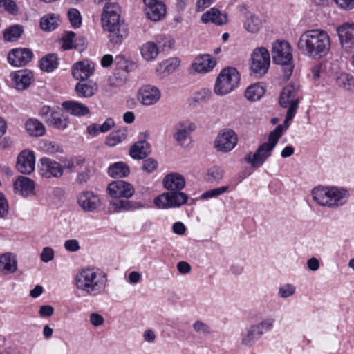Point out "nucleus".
<instances>
[{
  "label": "nucleus",
  "mask_w": 354,
  "mask_h": 354,
  "mask_svg": "<svg viewBox=\"0 0 354 354\" xmlns=\"http://www.w3.org/2000/svg\"><path fill=\"white\" fill-rule=\"evenodd\" d=\"M58 66L56 54H48L40 61V68L45 72H52Z\"/></svg>",
  "instance_id": "4c0bfd02"
},
{
  "label": "nucleus",
  "mask_w": 354,
  "mask_h": 354,
  "mask_svg": "<svg viewBox=\"0 0 354 354\" xmlns=\"http://www.w3.org/2000/svg\"><path fill=\"white\" fill-rule=\"evenodd\" d=\"M114 126V121L111 118H107L105 122L100 125V131L101 133H106Z\"/></svg>",
  "instance_id": "69168bd1"
},
{
  "label": "nucleus",
  "mask_w": 354,
  "mask_h": 354,
  "mask_svg": "<svg viewBox=\"0 0 354 354\" xmlns=\"http://www.w3.org/2000/svg\"><path fill=\"white\" fill-rule=\"evenodd\" d=\"M163 185L169 192L181 191L185 186V178H164Z\"/></svg>",
  "instance_id": "58836bf2"
},
{
  "label": "nucleus",
  "mask_w": 354,
  "mask_h": 354,
  "mask_svg": "<svg viewBox=\"0 0 354 354\" xmlns=\"http://www.w3.org/2000/svg\"><path fill=\"white\" fill-rule=\"evenodd\" d=\"M180 60L177 57L169 58L161 64L163 71L167 74L174 72L180 66Z\"/></svg>",
  "instance_id": "c03bdc74"
},
{
  "label": "nucleus",
  "mask_w": 354,
  "mask_h": 354,
  "mask_svg": "<svg viewBox=\"0 0 354 354\" xmlns=\"http://www.w3.org/2000/svg\"><path fill=\"white\" fill-rule=\"evenodd\" d=\"M188 196L180 191L164 193L154 199V204L159 208L180 207L187 203Z\"/></svg>",
  "instance_id": "9b49d317"
},
{
  "label": "nucleus",
  "mask_w": 354,
  "mask_h": 354,
  "mask_svg": "<svg viewBox=\"0 0 354 354\" xmlns=\"http://www.w3.org/2000/svg\"><path fill=\"white\" fill-rule=\"evenodd\" d=\"M261 26V19L256 16L251 15L248 17L245 23L244 27L245 28L250 32L254 33L259 30Z\"/></svg>",
  "instance_id": "79ce46f5"
},
{
  "label": "nucleus",
  "mask_w": 354,
  "mask_h": 354,
  "mask_svg": "<svg viewBox=\"0 0 354 354\" xmlns=\"http://www.w3.org/2000/svg\"><path fill=\"white\" fill-rule=\"evenodd\" d=\"M193 328L198 334L207 336L211 333V328L207 324L197 320L193 324Z\"/></svg>",
  "instance_id": "de8ad7c7"
},
{
  "label": "nucleus",
  "mask_w": 354,
  "mask_h": 354,
  "mask_svg": "<svg viewBox=\"0 0 354 354\" xmlns=\"http://www.w3.org/2000/svg\"><path fill=\"white\" fill-rule=\"evenodd\" d=\"M307 266L309 270L317 271L319 268V262L315 257H312L307 261Z\"/></svg>",
  "instance_id": "338daca9"
},
{
  "label": "nucleus",
  "mask_w": 354,
  "mask_h": 354,
  "mask_svg": "<svg viewBox=\"0 0 354 354\" xmlns=\"http://www.w3.org/2000/svg\"><path fill=\"white\" fill-rule=\"evenodd\" d=\"M35 156L33 151L24 150L17 156L16 168L23 174H30L35 170Z\"/></svg>",
  "instance_id": "2eb2a0df"
},
{
  "label": "nucleus",
  "mask_w": 354,
  "mask_h": 354,
  "mask_svg": "<svg viewBox=\"0 0 354 354\" xmlns=\"http://www.w3.org/2000/svg\"><path fill=\"white\" fill-rule=\"evenodd\" d=\"M158 165V163L155 159L152 158H148L143 161L142 169L147 174H151L157 169Z\"/></svg>",
  "instance_id": "3c124183"
},
{
  "label": "nucleus",
  "mask_w": 354,
  "mask_h": 354,
  "mask_svg": "<svg viewBox=\"0 0 354 354\" xmlns=\"http://www.w3.org/2000/svg\"><path fill=\"white\" fill-rule=\"evenodd\" d=\"M46 123L59 130H64L69 124L68 116L59 111H52L49 119H46Z\"/></svg>",
  "instance_id": "c85d7f7f"
},
{
  "label": "nucleus",
  "mask_w": 354,
  "mask_h": 354,
  "mask_svg": "<svg viewBox=\"0 0 354 354\" xmlns=\"http://www.w3.org/2000/svg\"><path fill=\"white\" fill-rule=\"evenodd\" d=\"M54 251L50 247H45L41 254V259L42 261L47 263L53 259Z\"/></svg>",
  "instance_id": "4d7b16f0"
},
{
  "label": "nucleus",
  "mask_w": 354,
  "mask_h": 354,
  "mask_svg": "<svg viewBox=\"0 0 354 354\" xmlns=\"http://www.w3.org/2000/svg\"><path fill=\"white\" fill-rule=\"evenodd\" d=\"M43 147L48 153H61L62 147L55 141L46 140L43 142Z\"/></svg>",
  "instance_id": "8fccbe9b"
},
{
  "label": "nucleus",
  "mask_w": 354,
  "mask_h": 354,
  "mask_svg": "<svg viewBox=\"0 0 354 354\" xmlns=\"http://www.w3.org/2000/svg\"><path fill=\"white\" fill-rule=\"evenodd\" d=\"M33 57V53L29 48H16L12 50L8 55L9 63L15 66L26 65Z\"/></svg>",
  "instance_id": "a211bd4d"
},
{
  "label": "nucleus",
  "mask_w": 354,
  "mask_h": 354,
  "mask_svg": "<svg viewBox=\"0 0 354 354\" xmlns=\"http://www.w3.org/2000/svg\"><path fill=\"white\" fill-rule=\"evenodd\" d=\"M0 8H3L6 12L13 15L18 12L17 6L13 0H0Z\"/></svg>",
  "instance_id": "09e8293b"
},
{
  "label": "nucleus",
  "mask_w": 354,
  "mask_h": 354,
  "mask_svg": "<svg viewBox=\"0 0 354 354\" xmlns=\"http://www.w3.org/2000/svg\"><path fill=\"white\" fill-rule=\"evenodd\" d=\"M265 92L266 89L261 84H254L247 88L245 96L250 101H257L265 94Z\"/></svg>",
  "instance_id": "e433bc0d"
},
{
  "label": "nucleus",
  "mask_w": 354,
  "mask_h": 354,
  "mask_svg": "<svg viewBox=\"0 0 354 354\" xmlns=\"http://www.w3.org/2000/svg\"><path fill=\"white\" fill-rule=\"evenodd\" d=\"M342 48L348 53L354 50V23L346 22L337 28Z\"/></svg>",
  "instance_id": "ddd939ff"
},
{
  "label": "nucleus",
  "mask_w": 354,
  "mask_h": 354,
  "mask_svg": "<svg viewBox=\"0 0 354 354\" xmlns=\"http://www.w3.org/2000/svg\"><path fill=\"white\" fill-rule=\"evenodd\" d=\"M301 97L299 85L289 84L283 88L279 97V104L282 107L288 108V119L295 117Z\"/></svg>",
  "instance_id": "6e6552de"
},
{
  "label": "nucleus",
  "mask_w": 354,
  "mask_h": 354,
  "mask_svg": "<svg viewBox=\"0 0 354 354\" xmlns=\"http://www.w3.org/2000/svg\"><path fill=\"white\" fill-rule=\"evenodd\" d=\"M108 173L111 177H127L130 174V169L126 163L118 162L110 165Z\"/></svg>",
  "instance_id": "f704fd0d"
},
{
  "label": "nucleus",
  "mask_w": 354,
  "mask_h": 354,
  "mask_svg": "<svg viewBox=\"0 0 354 354\" xmlns=\"http://www.w3.org/2000/svg\"><path fill=\"white\" fill-rule=\"evenodd\" d=\"M160 98V91L159 89L152 85H145L142 86L138 93V100L144 106H151L156 102Z\"/></svg>",
  "instance_id": "dca6fc26"
},
{
  "label": "nucleus",
  "mask_w": 354,
  "mask_h": 354,
  "mask_svg": "<svg viewBox=\"0 0 354 354\" xmlns=\"http://www.w3.org/2000/svg\"><path fill=\"white\" fill-rule=\"evenodd\" d=\"M210 97L211 91L209 89H202L194 94L193 99L196 102L201 103L206 102Z\"/></svg>",
  "instance_id": "864d4df0"
},
{
  "label": "nucleus",
  "mask_w": 354,
  "mask_h": 354,
  "mask_svg": "<svg viewBox=\"0 0 354 354\" xmlns=\"http://www.w3.org/2000/svg\"><path fill=\"white\" fill-rule=\"evenodd\" d=\"M216 62L209 55L196 57L192 64V69L196 73H207L216 66Z\"/></svg>",
  "instance_id": "4be33fe9"
},
{
  "label": "nucleus",
  "mask_w": 354,
  "mask_h": 354,
  "mask_svg": "<svg viewBox=\"0 0 354 354\" xmlns=\"http://www.w3.org/2000/svg\"><path fill=\"white\" fill-rule=\"evenodd\" d=\"M64 248L70 252H76L80 250L79 242L76 239H69L65 241Z\"/></svg>",
  "instance_id": "13d9d810"
},
{
  "label": "nucleus",
  "mask_w": 354,
  "mask_h": 354,
  "mask_svg": "<svg viewBox=\"0 0 354 354\" xmlns=\"http://www.w3.org/2000/svg\"><path fill=\"white\" fill-rule=\"evenodd\" d=\"M237 141V135L234 131L224 129L218 134L214 142V147L218 151L229 152L235 147Z\"/></svg>",
  "instance_id": "f8f14e48"
},
{
  "label": "nucleus",
  "mask_w": 354,
  "mask_h": 354,
  "mask_svg": "<svg viewBox=\"0 0 354 354\" xmlns=\"http://www.w3.org/2000/svg\"><path fill=\"white\" fill-rule=\"evenodd\" d=\"M23 31V27L20 25L10 26L5 30L4 39L8 41H15L21 37Z\"/></svg>",
  "instance_id": "a19ab883"
},
{
  "label": "nucleus",
  "mask_w": 354,
  "mask_h": 354,
  "mask_svg": "<svg viewBox=\"0 0 354 354\" xmlns=\"http://www.w3.org/2000/svg\"><path fill=\"white\" fill-rule=\"evenodd\" d=\"M146 6V15L148 19L153 21L161 19L166 13V8L162 2L152 3Z\"/></svg>",
  "instance_id": "7c9ffc66"
},
{
  "label": "nucleus",
  "mask_w": 354,
  "mask_h": 354,
  "mask_svg": "<svg viewBox=\"0 0 354 354\" xmlns=\"http://www.w3.org/2000/svg\"><path fill=\"white\" fill-rule=\"evenodd\" d=\"M352 77L348 73H341L337 78L336 82L340 87L350 89Z\"/></svg>",
  "instance_id": "603ef678"
},
{
  "label": "nucleus",
  "mask_w": 354,
  "mask_h": 354,
  "mask_svg": "<svg viewBox=\"0 0 354 354\" xmlns=\"http://www.w3.org/2000/svg\"><path fill=\"white\" fill-rule=\"evenodd\" d=\"M106 274L91 268L80 270L75 277L76 288L91 296L101 294L106 286Z\"/></svg>",
  "instance_id": "7ed1b4c3"
},
{
  "label": "nucleus",
  "mask_w": 354,
  "mask_h": 354,
  "mask_svg": "<svg viewBox=\"0 0 354 354\" xmlns=\"http://www.w3.org/2000/svg\"><path fill=\"white\" fill-rule=\"evenodd\" d=\"M127 138V130L125 129L114 131L106 138V144L110 147H114L120 143Z\"/></svg>",
  "instance_id": "ea45409f"
},
{
  "label": "nucleus",
  "mask_w": 354,
  "mask_h": 354,
  "mask_svg": "<svg viewBox=\"0 0 354 354\" xmlns=\"http://www.w3.org/2000/svg\"><path fill=\"white\" fill-rule=\"evenodd\" d=\"M59 15L56 14H47L40 19V27L45 31H52L59 25Z\"/></svg>",
  "instance_id": "c9c22d12"
},
{
  "label": "nucleus",
  "mask_w": 354,
  "mask_h": 354,
  "mask_svg": "<svg viewBox=\"0 0 354 354\" xmlns=\"http://www.w3.org/2000/svg\"><path fill=\"white\" fill-rule=\"evenodd\" d=\"M17 269L16 255L11 252H6L0 255V272L4 274H11Z\"/></svg>",
  "instance_id": "b1692460"
},
{
  "label": "nucleus",
  "mask_w": 354,
  "mask_h": 354,
  "mask_svg": "<svg viewBox=\"0 0 354 354\" xmlns=\"http://www.w3.org/2000/svg\"><path fill=\"white\" fill-rule=\"evenodd\" d=\"M288 112L283 124L278 125L268 136V142H264L259 146L254 153L250 152L245 157V160L254 168H259L271 156L272 151L282 136L283 132L289 127V121L294 117L288 119Z\"/></svg>",
  "instance_id": "20e7f679"
},
{
  "label": "nucleus",
  "mask_w": 354,
  "mask_h": 354,
  "mask_svg": "<svg viewBox=\"0 0 354 354\" xmlns=\"http://www.w3.org/2000/svg\"><path fill=\"white\" fill-rule=\"evenodd\" d=\"M207 174L208 177L223 176L225 175V171L218 166H213L208 169Z\"/></svg>",
  "instance_id": "680f3d73"
},
{
  "label": "nucleus",
  "mask_w": 354,
  "mask_h": 354,
  "mask_svg": "<svg viewBox=\"0 0 354 354\" xmlns=\"http://www.w3.org/2000/svg\"><path fill=\"white\" fill-rule=\"evenodd\" d=\"M297 46L304 55L313 59H320L329 52L330 39L324 30H308L301 34L298 40Z\"/></svg>",
  "instance_id": "f257e3e1"
},
{
  "label": "nucleus",
  "mask_w": 354,
  "mask_h": 354,
  "mask_svg": "<svg viewBox=\"0 0 354 354\" xmlns=\"http://www.w3.org/2000/svg\"><path fill=\"white\" fill-rule=\"evenodd\" d=\"M140 53L142 58L147 61L154 60L159 53L158 48L154 42L149 41L140 47Z\"/></svg>",
  "instance_id": "72a5a7b5"
},
{
  "label": "nucleus",
  "mask_w": 354,
  "mask_h": 354,
  "mask_svg": "<svg viewBox=\"0 0 354 354\" xmlns=\"http://www.w3.org/2000/svg\"><path fill=\"white\" fill-rule=\"evenodd\" d=\"M201 20L203 23L212 22L216 25H223L227 22V15L216 8H211L202 15Z\"/></svg>",
  "instance_id": "2f4dec72"
},
{
  "label": "nucleus",
  "mask_w": 354,
  "mask_h": 354,
  "mask_svg": "<svg viewBox=\"0 0 354 354\" xmlns=\"http://www.w3.org/2000/svg\"><path fill=\"white\" fill-rule=\"evenodd\" d=\"M9 205L4 194L0 192V218H4L8 214Z\"/></svg>",
  "instance_id": "6e6d98bb"
},
{
  "label": "nucleus",
  "mask_w": 354,
  "mask_h": 354,
  "mask_svg": "<svg viewBox=\"0 0 354 354\" xmlns=\"http://www.w3.org/2000/svg\"><path fill=\"white\" fill-rule=\"evenodd\" d=\"M312 196L320 205L336 208L344 205L350 194L348 190L344 187L317 186L312 190Z\"/></svg>",
  "instance_id": "39448f33"
},
{
  "label": "nucleus",
  "mask_w": 354,
  "mask_h": 354,
  "mask_svg": "<svg viewBox=\"0 0 354 354\" xmlns=\"http://www.w3.org/2000/svg\"><path fill=\"white\" fill-rule=\"evenodd\" d=\"M12 80L15 88L17 90H25L29 87L33 80V74L28 70H21L17 71Z\"/></svg>",
  "instance_id": "393cba45"
},
{
  "label": "nucleus",
  "mask_w": 354,
  "mask_h": 354,
  "mask_svg": "<svg viewBox=\"0 0 354 354\" xmlns=\"http://www.w3.org/2000/svg\"><path fill=\"white\" fill-rule=\"evenodd\" d=\"M75 34L73 32H67L63 37L62 47L64 50H69L76 48Z\"/></svg>",
  "instance_id": "a18cd8bd"
},
{
  "label": "nucleus",
  "mask_w": 354,
  "mask_h": 354,
  "mask_svg": "<svg viewBox=\"0 0 354 354\" xmlns=\"http://www.w3.org/2000/svg\"><path fill=\"white\" fill-rule=\"evenodd\" d=\"M97 84L92 81H81L75 86L77 95L80 97H91L97 91Z\"/></svg>",
  "instance_id": "cd10ccee"
},
{
  "label": "nucleus",
  "mask_w": 354,
  "mask_h": 354,
  "mask_svg": "<svg viewBox=\"0 0 354 354\" xmlns=\"http://www.w3.org/2000/svg\"><path fill=\"white\" fill-rule=\"evenodd\" d=\"M234 187L231 188L228 185L222 186L220 187H217L215 189H212L204 192L201 196L200 198L203 200H207L211 198L217 197L225 192H228L230 189H233Z\"/></svg>",
  "instance_id": "37998d69"
},
{
  "label": "nucleus",
  "mask_w": 354,
  "mask_h": 354,
  "mask_svg": "<svg viewBox=\"0 0 354 354\" xmlns=\"http://www.w3.org/2000/svg\"><path fill=\"white\" fill-rule=\"evenodd\" d=\"M121 9L116 3H109L104 7L102 15L103 25L110 24L113 22H118L120 20Z\"/></svg>",
  "instance_id": "5701e85b"
},
{
  "label": "nucleus",
  "mask_w": 354,
  "mask_h": 354,
  "mask_svg": "<svg viewBox=\"0 0 354 354\" xmlns=\"http://www.w3.org/2000/svg\"><path fill=\"white\" fill-rule=\"evenodd\" d=\"M104 28L109 32V41L113 44H120L128 35V26L123 21L104 25Z\"/></svg>",
  "instance_id": "4468645a"
},
{
  "label": "nucleus",
  "mask_w": 354,
  "mask_h": 354,
  "mask_svg": "<svg viewBox=\"0 0 354 354\" xmlns=\"http://www.w3.org/2000/svg\"><path fill=\"white\" fill-rule=\"evenodd\" d=\"M35 188V182L31 178H17L14 183L15 190L23 197L34 195Z\"/></svg>",
  "instance_id": "a878e982"
},
{
  "label": "nucleus",
  "mask_w": 354,
  "mask_h": 354,
  "mask_svg": "<svg viewBox=\"0 0 354 354\" xmlns=\"http://www.w3.org/2000/svg\"><path fill=\"white\" fill-rule=\"evenodd\" d=\"M90 322L94 326H99L103 324L104 319L100 314L93 313L90 315Z\"/></svg>",
  "instance_id": "bf43d9fd"
},
{
  "label": "nucleus",
  "mask_w": 354,
  "mask_h": 354,
  "mask_svg": "<svg viewBox=\"0 0 354 354\" xmlns=\"http://www.w3.org/2000/svg\"><path fill=\"white\" fill-rule=\"evenodd\" d=\"M177 268L179 272L182 274H187L191 270L190 265L185 261H180L177 265Z\"/></svg>",
  "instance_id": "774afa93"
},
{
  "label": "nucleus",
  "mask_w": 354,
  "mask_h": 354,
  "mask_svg": "<svg viewBox=\"0 0 354 354\" xmlns=\"http://www.w3.org/2000/svg\"><path fill=\"white\" fill-rule=\"evenodd\" d=\"M151 153V145L146 140L135 142L129 149V155L133 159L145 158Z\"/></svg>",
  "instance_id": "bb28decb"
},
{
  "label": "nucleus",
  "mask_w": 354,
  "mask_h": 354,
  "mask_svg": "<svg viewBox=\"0 0 354 354\" xmlns=\"http://www.w3.org/2000/svg\"><path fill=\"white\" fill-rule=\"evenodd\" d=\"M272 59L276 64L283 66L284 76L288 79L293 71L292 56L290 46L286 41H277L272 46Z\"/></svg>",
  "instance_id": "423d86ee"
},
{
  "label": "nucleus",
  "mask_w": 354,
  "mask_h": 354,
  "mask_svg": "<svg viewBox=\"0 0 354 354\" xmlns=\"http://www.w3.org/2000/svg\"><path fill=\"white\" fill-rule=\"evenodd\" d=\"M196 129V125L191 122L185 121L178 123L175 126L174 138L181 147L187 145V141L190 140V134Z\"/></svg>",
  "instance_id": "f3484780"
},
{
  "label": "nucleus",
  "mask_w": 354,
  "mask_h": 354,
  "mask_svg": "<svg viewBox=\"0 0 354 354\" xmlns=\"http://www.w3.org/2000/svg\"><path fill=\"white\" fill-rule=\"evenodd\" d=\"M340 8L345 10L354 8V0H333Z\"/></svg>",
  "instance_id": "052dcab7"
},
{
  "label": "nucleus",
  "mask_w": 354,
  "mask_h": 354,
  "mask_svg": "<svg viewBox=\"0 0 354 354\" xmlns=\"http://www.w3.org/2000/svg\"><path fill=\"white\" fill-rule=\"evenodd\" d=\"M295 292V287L291 284H286L279 288V295L282 298H286Z\"/></svg>",
  "instance_id": "5fc2aeb1"
},
{
  "label": "nucleus",
  "mask_w": 354,
  "mask_h": 354,
  "mask_svg": "<svg viewBox=\"0 0 354 354\" xmlns=\"http://www.w3.org/2000/svg\"><path fill=\"white\" fill-rule=\"evenodd\" d=\"M53 313L54 308L50 305L41 306L39 310V313L41 317H50Z\"/></svg>",
  "instance_id": "e2e57ef3"
},
{
  "label": "nucleus",
  "mask_w": 354,
  "mask_h": 354,
  "mask_svg": "<svg viewBox=\"0 0 354 354\" xmlns=\"http://www.w3.org/2000/svg\"><path fill=\"white\" fill-rule=\"evenodd\" d=\"M68 19L74 28H78L82 24V18L80 12L75 8H71L68 12Z\"/></svg>",
  "instance_id": "49530a36"
},
{
  "label": "nucleus",
  "mask_w": 354,
  "mask_h": 354,
  "mask_svg": "<svg viewBox=\"0 0 354 354\" xmlns=\"http://www.w3.org/2000/svg\"><path fill=\"white\" fill-rule=\"evenodd\" d=\"M62 106L65 111L75 116H84L90 113L88 106L73 100L64 101Z\"/></svg>",
  "instance_id": "c756f323"
},
{
  "label": "nucleus",
  "mask_w": 354,
  "mask_h": 354,
  "mask_svg": "<svg viewBox=\"0 0 354 354\" xmlns=\"http://www.w3.org/2000/svg\"><path fill=\"white\" fill-rule=\"evenodd\" d=\"M25 127L26 131L31 136H42L46 132L44 125L37 119L28 120Z\"/></svg>",
  "instance_id": "473e14b6"
},
{
  "label": "nucleus",
  "mask_w": 354,
  "mask_h": 354,
  "mask_svg": "<svg viewBox=\"0 0 354 354\" xmlns=\"http://www.w3.org/2000/svg\"><path fill=\"white\" fill-rule=\"evenodd\" d=\"M107 192L113 198H125L127 199L115 200L110 202V205L115 212L133 211L143 207L140 202L130 201L135 192L131 184L124 180H116L109 184Z\"/></svg>",
  "instance_id": "f03ea898"
},
{
  "label": "nucleus",
  "mask_w": 354,
  "mask_h": 354,
  "mask_svg": "<svg viewBox=\"0 0 354 354\" xmlns=\"http://www.w3.org/2000/svg\"><path fill=\"white\" fill-rule=\"evenodd\" d=\"M95 70L94 63L83 60L75 63L72 67V75L77 80L85 81L91 76Z\"/></svg>",
  "instance_id": "412c9836"
},
{
  "label": "nucleus",
  "mask_w": 354,
  "mask_h": 354,
  "mask_svg": "<svg viewBox=\"0 0 354 354\" xmlns=\"http://www.w3.org/2000/svg\"><path fill=\"white\" fill-rule=\"evenodd\" d=\"M78 204L85 212H94L100 205L101 201L98 195L91 191H85L80 194Z\"/></svg>",
  "instance_id": "aec40b11"
},
{
  "label": "nucleus",
  "mask_w": 354,
  "mask_h": 354,
  "mask_svg": "<svg viewBox=\"0 0 354 354\" xmlns=\"http://www.w3.org/2000/svg\"><path fill=\"white\" fill-rule=\"evenodd\" d=\"M239 81L240 75L235 68H224L217 77L214 92L218 95H227L237 86Z\"/></svg>",
  "instance_id": "0eeeda50"
},
{
  "label": "nucleus",
  "mask_w": 354,
  "mask_h": 354,
  "mask_svg": "<svg viewBox=\"0 0 354 354\" xmlns=\"http://www.w3.org/2000/svg\"><path fill=\"white\" fill-rule=\"evenodd\" d=\"M38 167L41 176L50 175L53 177H61L63 175L61 165L46 157L41 158L39 160Z\"/></svg>",
  "instance_id": "6ab92c4d"
},
{
  "label": "nucleus",
  "mask_w": 354,
  "mask_h": 354,
  "mask_svg": "<svg viewBox=\"0 0 354 354\" xmlns=\"http://www.w3.org/2000/svg\"><path fill=\"white\" fill-rule=\"evenodd\" d=\"M270 64L269 51L264 47L257 48L252 54L251 70L257 77H261L268 71Z\"/></svg>",
  "instance_id": "9d476101"
},
{
  "label": "nucleus",
  "mask_w": 354,
  "mask_h": 354,
  "mask_svg": "<svg viewBox=\"0 0 354 354\" xmlns=\"http://www.w3.org/2000/svg\"><path fill=\"white\" fill-rule=\"evenodd\" d=\"M274 322V319L268 318L259 324L250 326L241 334V344L249 347L253 346L261 338L265 332L272 328Z\"/></svg>",
  "instance_id": "1a4fd4ad"
},
{
  "label": "nucleus",
  "mask_w": 354,
  "mask_h": 354,
  "mask_svg": "<svg viewBox=\"0 0 354 354\" xmlns=\"http://www.w3.org/2000/svg\"><path fill=\"white\" fill-rule=\"evenodd\" d=\"M52 111H55V110H52L49 106H43L39 111V115L46 122V119H49L50 113Z\"/></svg>",
  "instance_id": "0e129e2a"
}]
</instances>
